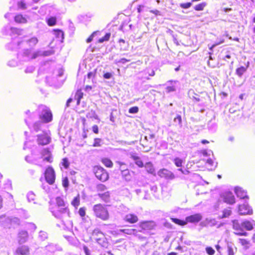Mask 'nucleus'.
<instances>
[{"label":"nucleus","instance_id":"34","mask_svg":"<svg viewBox=\"0 0 255 255\" xmlns=\"http://www.w3.org/2000/svg\"><path fill=\"white\" fill-rule=\"evenodd\" d=\"M83 93L82 91L81 90H78L75 96V99L77 100L78 105L79 104L80 100L83 98Z\"/></svg>","mask_w":255,"mask_h":255},{"label":"nucleus","instance_id":"31","mask_svg":"<svg viewBox=\"0 0 255 255\" xmlns=\"http://www.w3.org/2000/svg\"><path fill=\"white\" fill-rule=\"evenodd\" d=\"M102 163L107 167L111 168L113 166L112 161L108 158H104L102 159Z\"/></svg>","mask_w":255,"mask_h":255},{"label":"nucleus","instance_id":"15","mask_svg":"<svg viewBox=\"0 0 255 255\" xmlns=\"http://www.w3.org/2000/svg\"><path fill=\"white\" fill-rule=\"evenodd\" d=\"M155 223L153 221H144L140 223L139 227L142 230H151L155 226Z\"/></svg>","mask_w":255,"mask_h":255},{"label":"nucleus","instance_id":"11","mask_svg":"<svg viewBox=\"0 0 255 255\" xmlns=\"http://www.w3.org/2000/svg\"><path fill=\"white\" fill-rule=\"evenodd\" d=\"M233 229L235 230L237 232L235 233L236 234L240 235V236H246L248 235V233L246 232H244L243 229V226H242V224H240L238 221L234 220L233 222Z\"/></svg>","mask_w":255,"mask_h":255},{"label":"nucleus","instance_id":"52","mask_svg":"<svg viewBox=\"0 0 255 255\" xmlns=\"http://www.w3.org/2000/svg\"><path fill=\"white\" fill-rule=\"evenodd\" d=\"M8 65L10 67H15L18 66V63L15 60H11L8 61Z\"/></svg>","mask_w":255,"mask_h":255},{"label":"nucleus","instance_id":"3","mask_svg":"<svg viewBox=\"0 0 255 255\" xmlns=\"http://www.w3.org/2000/svg\"><path fill=\"white\" fill-rule=\"evenodd\" d=\"M49 210L51 212L53 216L56 218L58 219L65 224L69 221L70 212L68 206H64L60 208H57L56 206H53L52 204L50 205Z\"/></svg>","mask_w":255,"mask_h":255},{"label":"nucleus","instance_id":"18","mask_svg":"<svg viewBox=\"0 0 255 255\" xmlns=\"http://www.w3.org/2000/svg\"><path fill=\"white\" fill-rule=\"evenodd\" d=\"M125 220L131 224L136 223L138 221V217L136 215L133 214H128L126 215L124 218Z\"/></svg>","mask_w":255,"mask_h":255},{"label":"nucleus","instance_id":"21","mask_svg":"<svg viewBox=\"0 0 255 255\" xmlns=\"http://www.w3.org/2000/svg\"><path fill=\"white\" fill-rule=\"evenodd\" d=\"M255 225V221H252V222L249 221H245L242 223V226L243 228H245L246 230L250 231L253 229L254 226Z\"/></svg>","mask_w":255,"mask_h":255},{"label":"nucleus","instance_id":"5","mask_svg":"<svg viewBox=\"0 0 255 255\" xmlns=\"http://www.w3.org/2000/svg\"><path fill=\"white\" fill-rule=\"evenodd\" d=\"M93 170L96 177L102 182H105L108 179L109 174L103 167L96 166L94 167Z\"/></svg>","mask_w":255,"mask_h":255},{"label":"nucleus","instance_id":"60","mask_svg":"<svg viewBox=\"0 0 255 255\" xmlns=\"http://www.w3.org/2000/svg\"><path fill=\"white\" fill-rule=\"evenodd\" d=\"M224 42V39H222L221 40L220 42H216L215 44H214L213 45H212L210 47V50H212L216 46L220 44H222L223 43V42Z\"/></svg>","mask_w":255,"mask_h":255},{"label":"nucleus","instance_id":"28","mask_svg":"<svg viewBox=\"0 0 255 255\" xmlns=\"http://www.w3.org/2000/svg\"><path fill=\"white\" fill-rule=\"evenodd\" d=\"M215 220L206 219L205 220L202 221L200 223V225L202 227H205L207 226H213L214 225Z\"/></svg>","mask_w":255,"mask_h":255},{"label":"nucleus","instance_id":"19","mask_svg":"<svg viewBox=\"0 0 255 255\" xmlns=\"http://www.w3.org/2000/svg\"><path fill=\"white\" fill-rule=\"evenodd\" d=\"M130 158L134 161L135 164L139 167H143L144 164L140 158L134 153L130 154Z\"/></svg>","mask_w":255,"mask_h":255},{"label":"nucleus","instance_id":"39","mask_svg":"<svg viewBox=\"0 0 255 255\" xmlns=\"http://www.w3.org/2000/svg\"><path fill=\"white\" fill-rule=\"evenodd\" d=\"M171 221L174 223L181 226H184L186 225L185 221L179 220L177 218H171Z\"/></svg>","mask_w":255,"mask_h":255},{"label":"nucleus","instance_id":"45","mask_svg":"<svg viewBox=\"0 0 255 255\" xmlns=\"http://www.w3.org/2000/svg\"><path fill=\"white\" fill-rule=\"evenodd\" d=\"M206 5V3L205 2H202L195 5L194 7V9L196 10H202Z\"/></svg>","mask_w":255,"mask_h":255},{"label":"nucleus","instance_id":"47","mask_svg":"<svg viewBox=\"0 0 255 255\" xmlns=\"http://www.w3.org/2000/svg\"><path fill=\"white\" fill-rule=\"evenodd\" d=\"M34 70L35 67L32 65H30L26 67L24 71L25 73H31L34 71Z\"/></svg>","mask_w":255,"mask_h":255},{"label":"nucleus","instance_id":"7","mask_svg":"<svg viewBox=\"0 0 255 255\" xmlns=\"http://www.w3.org/2000/svg\"><path fill=\"white\" fill-rule=\"evenodd\" d=\"M40 130L42 133L37 135V142L40 145H46L50 142V136L47 131L43 130L42 129Z\"/></svg>","mask_w":255,"mask_h":255},{"label":"nucleus","instance_id":"59","mask_svg":"<svg viewBox=\"0 0 255 255\" xmlns=\"http://www.w3.org/2000/svg\"><path fill=\"white\" fill-rule=\"evenodd\" d=\"M62 165L65 168H68L69 166V162L67 158L63 159Z\"/></svg>","mask_w":255,"mask_h":255},{"label":"nucleus","instance_id":"25","mask_svg":"<svg viewBox=\"0 0 255 255\" xmlns=\"http://www.w3.org/2000/svg\"><path fill=\"white\" fill-rule=\"evenodd\" d=\"M14 20L16 22L19 23H25L27 22V20L25 17L21 14H17L14 17Z\"/></svg>","mask_w":255,"mask_h":255},{"label":"nucleus","instance_id":"8","mask_svg":"<svg viewBox=\"0 0 255 255\" xmlns=\"http://www.w3.org/2000/svg\"><path fill=\"white\" fill-rule=\"evenodd\" d=\"M45 178L46 182L49 184H53L55 180V173L51 166H48L44 172Z\"/></svg>","mask_w":255,"mask_h":255},{"label":"nucleus","instance_id":"58","mask_svg":"<svg viewBox=\"0 0 255 255\" xmlns=\"http://www.w3.org/2000/svg\"><path fill=\"white\" fill-rule=\"evenodd\" d=\"M202 154L204 156L206 157L210 155L211 154H213V152L211 150H204L202 151Z\"/></svg>","mask_w":255,"mask_h":255},{"label":"nucleus","instance_id":"40","mask_svg":"<svg viewBox=\"0 0 255 255\" xmlns=\"http://www.w3.org/2000/svg\"><path fill=\"white\" fill-rule=\"evenodd\" d=\"M231 213H232V211H231L230 208L224 209L223 211V215L221 217L222 218H227L231 215Z\"/></svg>","mask_w":255,"mask_h":255},{"label":"nucleus","instance_id":"53","mask_svg":"<svg viewBox=\"0 0 255 255\" xmlns=\"http://www.w3.org/2000/svg\"><path fill=\"white\" fill-rule=\"evenodd\" d=\"M138 111V108L137 107H133L129 109V113L130 114H136Z\"/></svg>","mask_w":255,"mask_h":255},{"label":"nucleus","instance_id":"14","mask_svg":"<svg viewBox=\"0 0 255 255\" xmlns=\"http://www.w3.org/2000/svg\"><path fill=\"white\" fill-rule=\"evenodd\" d=\"M239 212L240 215L252 214V209L250 208L248 204H244L239 206Z\"/></svg>","mask_w":255,"mask_h":255},{"label":"nucleus","instance_id":"32","mask_svg":"<svg viewBox=\"0 0 255 255\" xmlns=\"http://www.w3.org/2000/svg\"><path fill=\"white\" fill-rule=\"evenodd\" d=\"M208 165L210 167V169L212 170L217 166V163H215L214 161L210 158L204 159Z\"/></svg>","mask_w":255,"mask_h":255},{"label":"nucleus","instance_id":"16","mask_svg":"<svg viewBox=\"0 0 255 255\" xmlns=\"http://www.w3.org/2000/svg\"><path fill=\"white\" fill-rule=\"evenodd\" d=\"M234 190L237 197L240 199H249L247 192L243 190L242 188L237 187L235 188Z\"/></svg>","mask_w":255,"mask_h":255},{"label":"nucleus","instance_id":"46","mask_svg":"<svg viewBox=\"0 0 255 255\" xmlns=\"http://www.w3.org/2000/svg\"><path fill=\"white\" fill-rule=\"evenodd\" d=\"M111 36V34L110 33H106L104 37L99 39V42L100 43H102L104 41L109 40Z\"/></svg>","mask_w":255,"mask_h":255},{"label":"nucleus","instance_id":"43","mask_svg":"<svg viewBox=\"0 0 255 255\" xmlns=\"http://www.w3.org/2000/svg\"><path fill=\"white\" fill-rule=\"evenodd\" d=\"M208 127L209 129L212 131H215L217 128L216 124L215 123H212V121H210V122L208 123Z\"/></svg>","mask_w":255,"mask_h":255},{"label":"nucleus","instance_id":"54","mask_svg":"<svg viewBox=\"0 0 255 255\" xmlns=\"http://www.w3.org/2000/svg\"><path fill=\"white\" fill-rule=\"evenodd\" d=\"M191 2L183 3L180 4V7L183 8H188L191 6Z\"/></svg>","mask_w":255,"mask_h":255},{"label":"nucleus","instance_id":"33","mask_svg":"<svg viewBox=\"0 0 255 255\" xmlns=\"http://www.w3.org/2000/svg\"><path fill=\"white\" fill-rule=\"evenodd\" d=\"M17 5L18 8L21 9H25L28 7L30 6V4L28 3H26L24 0L20 1L18 2Z\"/></svg>","mask_w":255,"mask_h":255},{"label":"nucleus","instance_id":"55","mask_svg":"<svg viewBox=\"0 0 255 255\" xmlns=\"http://www.w3.org/2000/svg\"><path fill=\"white\" fill-rule=\"evenodd\" d=\"M206 251L207 254H209V255H213L215 253L214 250L211 247H207L206 248Z\"/></svg>","mask_w":255,"mask_h":255},{"label":"nucleus","instance_id":"49","mask_svg":"<svg viewBox=\"0 0 255 255\" xmlns=\"http://www.w3.org/2000/svg\"><path fill=\"white\" fill-rule=\"evenodd\" d=\"M39 237L42 240H44L47 238V234L44 231H40L39 233Z\"/></svg>","mask_w":255,"mask_h":255},{"label":"nucleus","instance_id":"2","mask_svg":"<svg viewBox=\"0 0 255 255\" xmlns=\"http://www.w3.org/2000/svg\"><path fill=\"white\" fill-rule=\"evenodd\" d=\"M38 111L40 121L35 122L33 126V129L36 132L42 129L44 123H49L52 120V114L48 107L41 105L38 107Z\"/></svg>","mask_w":255,"mask_h":255},{"label":"nucleus","instance_id":"29","mask_svg":"<svg viewBox=\"0 0 255 255\" xmlns=\"http://www.w3.org/2000/svg\"><path fill=\"white\" fill-rule=\"evenodd\" d=\"M247 67L241 66L237 68L236 70V73L239 77L241 78L244 73L247 71Z\"/></svg>","mask_w":255,"mask_h":255},{"label":"nucleus","instance_id":"63","mask_svg":"<svg viewBox=\"0 0 255 255\" xmlns=\"http://www.w3.org/2000/svg\"><path fill=\"white\" fill-rule=\"evenodd\" d=\"M83 250L86 255H90V251L86 246L83 247Z\"/></svg>","mask_w":255,"mask_h":255},{"label":"nucleus","instance_id":"42","mask_svg":"<svg viewBox=\"0 0 255 255\" xmlns=\"http://www.w3.org/2000/svg\"><path fill=\"white\" fill-rule=\"evenodd\" d=\"M122 231L128 235H134L136 232V230L134 229H126L122 230Z\"/></svg>","mask_w":255,"mask_h":255},{"label":"nucleus","instance_id":"48","mask_svg":"<svg viewBox=\"0 0 255 255\" xmlns=\"http://www.w3.org/2000/svg\"><path fill=\"white\" fill-rule=\"evenodd\" d=\"M119 43L120 44L121 50L125 51L127 49V47L124 45V44H125V41L124 40L122 39H120Z\"/></svg>","mask_w":255,"mask_h":255},{"label":"nucleus","instance_id":"37","mask_svg":"<svg viewBox=\"0 0 255 255\" xmlns=\"http://www.w3.org/2000/svg\"><path fill=\"white\" fill-rule=\"evenodd\" d=\"M71 204L75 207L77 208L80 204V197L77 195L75 197L71 202Z\"/></svg>","mask_w":255,"mask_h":255},{"label":"nucleus","instance_id":"24","mask_svg":"<svg viewBox=\"0 0 255 255\" xmlns=\"http://www.w3.org/2000/svg\"><path fill=\"white\" fill-rule=\"evenodd\" d=\"M144 167L146 170V171L152 174L155 175V170L152 164L149 162L145 163Z\"/></svg>","mask_w":255,"mask_h":255},{"label":"nucleus","instance_id":"38","mask_svg":"<svg viewBox=\"0 0 255 255\" xmlns=\"http://www.w3.org/2000/svg\"><path fill=\"white\" fill-rule=\"evenodd\" d=\"M35 198V195L32 192H29L27 194V198L28 201L30 202L33 201L34 203H35L34 202Z\"/></svg>","mask_w":255,"mask_h":255},{"label":"nucleus","instance_id":"26","mask_svg":"<svg viewBox=\"0 0 255 255\" xmlns=\"http://www.w3.org/2000/svg\"><path fill=\"white\" fill-rule=\"evenodd\" d=\"M25 114L27 115V118H25V121L28 126H29V123L30 122V120H32L34 118V117L36 116V114L35 113H30L29 110H27Z\"/></svg>","mask_w":255,"mask_h":255},{"label":"nucleus","instance_id":"30","mask_svg":"<svg viewBox=\"0 0 255 255\" xmlns=\"http://www.w3.org/2000/svg\"><path fill=\"white\" fill-rule=\"evenodd\" d=\"M97 242L103 247L107 248L108 246V242L105 237L100 239H98Z\"/></svg>","mask_w":255,"mask_h":255},{"label":"nucleus","instance_id":"50","mask_svg":"<svg viewBox=\"0 0 255 255\" xmlns=\"http://www.w3.org/2000/svg\"><path fill=\"white\" fill-rule=\"evenodd\" d=\"M102 140L100 138H95L94 140V142L93 144V146L94 147H99L101 146V142Z\"/></svg>","mask_w":255,"mask_h":255},{"label":"nucleus","instance_id":"36","mask_svg":"<svg viewBox=\"0 0 255 255\" xmlns=\"http://www.w3.org/2000/svg\"><path fill=\"white\" fill-rule=\"evenodd\" d=\"M173 162L177 167H181L184 161L180 158L176 157L174 159Z\"/></svg>","mask_w":255,"mask_h":255},{"label":"nucleus","instance_id":"57","mask_svg":"<svg viewBox=\"0 0 255 255\" xmlns=\"http://www.w3.org/2000/svg\"><path fill=\"white\" fill-rule=\"evenodd\" d=\"M166 92L169 93L171 92H173L176 90L175 87L174 86H167L166 88Z\"/></svg>","mask_w":255,"mask_h":255},{"label":"nucleus","instance_id":"27","mask_svg":"<svg viewBox=\"0 0 255 255\" xmlns=\"http://www.w3.org/2000/svg\"><path fill=\"white\" fill-rule=\"evenodd\" d=\"M144 75H145L144 78L146 79H149V78L147 76H153L155 75V72L153 69L151 68H146L143 72Z\"/></svg>","mask_w":255,"mask_h":255},{"label":"nucleus","instance_id":"12","mask_svg":"<svg viewBox=\"0 0 255 255\" xmlns=\"http://www.w3.org/2000/svg\"><path fill=\"white\" fill-rule=\"evenodd\" d=\"M202 216L201 214L198 213L188 216L185 219L186 224L187 223H197L201 220Z\"/></svg>","mask_w":255,"mask_h":255},{"label":"nucleus","instance_id":"23","mask_svg":"<svg viewBox=\"0 0 255 255\" xmlns=\"http://www.w3.org/2000/svg\"><path fill=\"white\" fill-rule=\"evenodd\" d=\"M93 236L96 241H98V239H100L105 237V235L98 229H95L93 231Z\"/></svg>","mask_w":255,"mask_h":255},{"label":"nucleus","instance_id":"62","mask_svg":"<svg viewBox=\"0 0 255 255\" xmlns=\"http://www.w3.org/2000/svg\"><path fill=\"white\" fill-rule=\"evenodd\" d=\"M113 76V74L111 73H106L104 74L103 77L106 79H110Z\"/></svg>","mask_w":255,"mask_h":255},{"label":"nucleus","instance_id":"22","mask_svg":"<svg viewBox=\"0 0 255 255\" xmlns=\"http://www.w3.org/2000/svg\"><path fill=\"white\" fill-rule=\"evenodd\" d=\"M56 204L52 205L53 206H56L57 208H60L64 206H68L63 199L60 197H57L55 199Z\"/></svg>","mask_w":255,"mask_h":255},{"label":"nucleus","instance_id":"10","mask_svg":"<svg viewBox=\"0 0 255 255\" xmlns=\"http://www.w3.org/2000/svg\"><path fill=\"white\" fill-rule=\"evenodd\" d=\"M120 165V168L121 171L122 176V177L126 180V181H130L131 179V176L129 172V170L127 168L126 164L124 162H122L120 161H117L116 162Z\"/></svg>","mask_w":255,"mask_h":255},{"label":"nucleus","instance_id":"61","mask_svg":"<svg viewBox=\"0 0 255 255\" xmlns=\"http://www.w3.org/2000/svg\"><path fill=\"white\" fill-rule=\"evenodd\" d=\"M79 214L81 217L85 216L86 213H85V209L84 208H80L79 210Z\"/></svg>","mask_w":255,"mask_h":255},{"label":"nucleus","instance_id":"6","mask_svg":"<svg viewBox=\"0 0 255 255\" xmlns=\"http://www.w3.org/2000/svg\"><path fill=\"white\" fill-rule=\"evenodd\" d=\"M46 161L49 163L52 162V157L50 151L48 149H44L41 152V157L39 161H35L34 164L40 166H43V162Z\"/></svg>","mask_w":255,"mask_h":255},{"label":"nucleus","instance_id":"4","mask_svg":"<svg viewBox=\"0 0 255 255\" xmlns=\"http://www.w3.org/2000/svg\"><path fill=\"white\" fill-rule=\"evenodd\" d=\"M95 215L102 220L106 221L109 218V214L106 207L101 204H96L93 207Z\"/></svg>","mask_w":255,"mask_h":255},{"label":"nucleus","instance_id":"1","mask_svg":"<svg viewBox=\"0 0 255 255\" xmlns=\"http://www.w3.org/2000/svg\"><path fill=\"white\" fill-rule=\"evenodd\" d=\"M22 30L6 25L2 29L3 34H9L13 36L17 35V36L12 38V42L9 43L7 47L11 50L23 49L17 54V58L20 61L28 62L35 59L39 56H48L54 53L52 49L41 51L40 50L33 51V48L38 43V40L36 37L28 38L27 36L19 37L22 33Z\"/></svg>","mask_w":255,"mask_h":255},{"label":"nucleus","instance_id":"17","mask_svg":"<svg viewBox=\"0 0 255 255\" xmlns=\"http://www.w3.org/2000/svg\"><path fill=\"white\" fill-rule=\"evenodd\" d=\"M15 254L18 255H29V249L26 246H22L17 248Z\"/></svg>","mask_w":255,"mask_h":255},{"label":"nucleus","instance_id":"56","mask_svg":"<svg viewBox=\"0 0 255 255\" xmlns=\"http://www.w3.org/2000/svg\"><path fill=\"white\" fill-rule=\"evenodd\" d=\"M62 185L65 188H67L69 185V181L67 177L63 178L62 180Z\"/></svg>","mask_w":255,"mask_h":255},{"label":"nucleus","instance_id":"20","mask_svg":"<svg viewBox=\"0 0 255 255\" xmlns=\"http://www.w3.org/2000/svg\"><path fill=\"white\" fill-rule=\"evenodd\" d=\"M28 234L27 232L21 231L18 234V242L19 244L25 243L27 239Z\"/></svg>","mask_w":255,"mask_h":255},{"label":"nucleus","instance_id":"44","mask_svg":"<svg viewBox=\"0 0 255 255\" xmlns=\"http://www.w3.org/2000/svg\"><path fill=\"white\" fill-rule=\"evenodd\" d=\"M174 122L175 123H177L178 125L179 126L180 128L182 127V118L181 116L180 115H177L174 119Z\"/></svg>","mask_w":255,"mask_h":255},{"label":"nucleus","instance_id":"51","mask_svg":"<svg viewBox=\"0 0 255 255\" xmlns=\"http://www.w3.org/2000/svg\"><path fill=\"white\" fill-rule=\"evenodd\" d=\"M129 61H130V60L127 59L126 58H121V59H119V60H116L115 61V62L117 64H118V63L125 64L126 63H127L128 62H129Z\"/></svg>","mask_w":255,"mask_h":255},{"label":"nucleus","instance_id":"9","mask_svg":"<svg viewBox=\"0 0 255 255\" xmlns=\"http://www.w3.org/2000/svg\"><path fill=\"white\" fill-rule=\"evenodd\" d=\"M220 197L221 200L228 204L232 205L235 203V198L233 193L230 191H226L222 193Z\"/></svg>","mask_w":255,"mask_h":255},{"label":"nucleus","instance_id":"35","mask_svg":"<svg viewBox=\"0 0 255 255\" xmlns=\"http://www.w3.org/2000/svg\"><path fill=\"white\" fill-rule=\"evenodd\" d=\"M101 199L106 202H108L110 200V193L109 192H105L103 194H99Z\"/></svg>","mask_w":255,"mask_h":255},{"label":"nucleus","instance_id":"41","mask_svg":"<svg viewBox=\"0 0 255 255\" xmlns=\"http://www.w3.org/2000/svg\"><path fill=\"white\" fill-rule=\"evenodd\" d=\"M47 22L48 25L53 26L56 23V18L55 17H51L47 19Z\"/></svg>","mask_w":255,"mask_h":255},{"label":"nucleus","instance_id":"64","mask_svg":"<svg viewBox=\"0 0 255 255\" xmlns=\"http://www.w3.org/2000/svg\"><path fill=\"white\" fill-rule=\"evenodd\" d=\"M178 171H181L183 174L187 175L189 174V171L188 170H183L182 168H180L177 169Z\"/></svg>","mask_w":255,"mask_h":255},{"label":"nucleus","instance_id":"13","mask_svg":"<svg viewBox=\"0 0 255 255\" xmlns=\"http://www.w3.org/2000/svg\"><path fill=\"white\" fill-rule=\"evenodd\" d=\"M158 175L161 177H163L168 179H173L175 177L174 175L171 171L166 169L160 170L158 172Z\"/></svg>","mask_w":255,"mask_h":255}]
</instances>
